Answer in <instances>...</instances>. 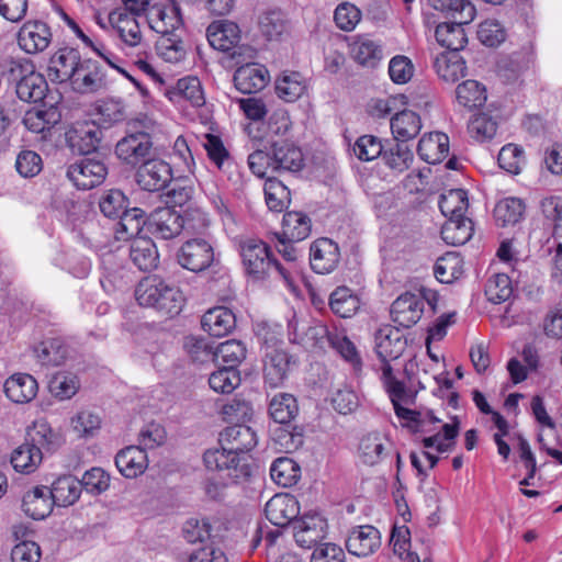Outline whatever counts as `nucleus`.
<instances>
[{
  "instance_id": "14",
  "label": "nucleus",
  "mask_w": 562,
  "mask_h": 562,
  "mask_svg": "<svg viewBox=\"0 0 562 562\" xmlns=\"http://www.w3.org/2000/svg\"><path fill=\"white\" fill-rule=\"evenodd\" d=\"M206 37L212 47L222 52H231L232 57L240 55L241 47L240 31L236 23L229 21H217L211 23L206 29Z\"/></svg>"
},
{
  "instance_id": "29",
  "label": "nucleus",
  "mask_w": 562,
  "mask_h": 562,
  "mask_svg": "<svg viewBox=\"0 0 562 562\" xmlns=\"http://www.w3.org/2000/svg\"><path fill=\"white\" fill-rule=\"evenodd\" d=\"M202 328L213 337H222L232 331L236 325L234 313L224 306L209 310L201 319Z\"/></svg>"
},
{
  "instance_id": "43",
  "label": "nucleus",
  "mask_w": 562,
  "mask_h": 562,
  "mask_svg": "<svg viewBox=\"0 0 562 562\" xmlns=\"http://www.w3.org/2000/svg\"><path fill=\"white\" fill-rule=\"evenodd\" d=\"M170 100L180 99L189 101L192 106L200 108L205 104L201 82L196 77H184L177 81L176 87L169 91Z\"/></svg>"
},
{
  "instance_id": "6",
  "label": "nucleus",
  "mask_w": 562,
  "mask_h": 562,
  "mask_svg": "<svg viewBox=\"0 0 562 562\" xmlns=\"http://www.w3.org/2000/svg\"><path fill=\"white\" fill-rule=\"evenodd\" d=\"M67 178L74 186L81 190H89L101 184L106 175L108 168L98 155L82 157L67 168Z\"/></svg>"
},
{
  "instance_id": "61",
  "label": "nucleus",
  "mask_w": 562,
  "mask_h": 562,
  "mask_svg": "<svg viewBox=\"0 0 562 562\" xmlns=\"http://www.w3.org/2000/svg\"><path fill=\"white\" fill-rule=\"evenodd\" d=\"M184 348L193 362L206 363L215 361L216 346L206 338L187 337Z\"/></svg>"
},
{
  "instance_id": "42",
  "label": "nucleus",
  "mask_w": 562,
  "mask_h": 562,
  "mask_svg": "<svg viewBox=\"0 0 562 562\" xmlns=\"http://www.w3.org/2000/svg\"><path fill=\"white\" fill-rule=\"evenodd\" d=\"M48 90V85L46 79L40 72L35 70L26 76L22 82L18 83L15 87V93L21 101L37 103L43 101L46 92Z\"/></svg>"
},
{
  "instance_id": "31",
  "label": "nucleus",
  "mask_w": 562,
  "mask_h": 562,
  "mask_svg": "<svg viewBox=\"0 0 562 562\" xmlns=\"http://www.w3.org/2000/svg\"><path fill=\"white\" fill-rule=\"evenodd\" d=\"M109 23L117 31L120 38L128 46H137L142 42L139 24L132 14L114 10L109 14Z\"/></svg>"
},
{
  "instance_id": "41",
  "label": "nucleus",
  "mask_w": 562,
  "mask_h": 562,
  "mask_svg": "<svg viewBox=\"0 0 562 562\" xmlns=\"http://www.w3.org/2000/svg\"><path fill=\"white\" fill-rule=\"evenodd\" d=\"M291 128V121L285 111L278 110L273 112L266 123V130L259 138V148L271 146V143H279L280 138H285V135Z\"/></svg>"
},
{
  "instance_id": "52",
  "label": "nucleus",
  "mask_w": 562,
  "mask_h": 562,
  "mask_svg": "<svg viewBox=\"0 0 562 562\" xmlns=\"http://www.w3.org/2000/svg\"><path fill=\"white\" fill-rule=\"evenodd\" d=\"M457 102L469 110L482 106L486 101V90L476 80H465L456 89Z\"/></svg>"
},
{
  "instance_id": "47",
  "label": "nucleus",
  "mask_w": 562,
  "mask_h": 562,
  "mask_svg": "<svg viewBox=\"0 0 562 562\" xmlns=\"http://www.w3.org/2000/svg\"><path fill=\"white\" fill-rule=\"evenodd\" d=\"M525 214V203L518 198H506L494 207V218L497 225L506 227L520 222Z\"/></svg>"
},
{
  "instance_id": "36",
  "label": "nucleus",
  "mask_w": 562,
  "mask_h": 562,
  "mask_svg": "<svg viewBox=\"0 0 562 562\" xmlns=\"http://www.w3.org/2000/svg\"><path fill=\"white\" fill-rule=\"evenodd\" d=\"M119 218L115 228L117 239L137 238L144 225L148 224L146 212L139 207H126Z\"/></svg>"
},
{
  "instance_id": "39",
  "label": "nucleus",
  "mask_w": 562,
  "mask_h": 562,
  "mask_svg": "<svg viewBox=\"0 0 562 562\" xmlns=\"http://www.w3.org/2000/svg\"><path fill=\"white\" fill-rule=\"evenodd\" d=\"M429 4L445 13L449 21L471 23L475 16V8L468 0H429Z\"/></svg>"
},
{
  "instance_id": "51",
  "label": "nucleus",
  "mask_w": 562,
  "mask_h": 562,
  "mask_svg": "<svg viewBox=\"0 0 562 562\" xmlns=\"http://www.w3.org/2000/svg\"><path fill=\"white\" fill-rule=\"evenodd\" d=\"M306 83L300 72L292 71L283 74L276 81V92L279 98L286 102H294L304 94Z\"/></svg>"
},
{
  "instance_id": "3",
  "label": "nucleus",
  "mask_w": 562,
  "mask_h": 562,
  "mask_svg": "<svg viewBox=\"0 0 562 562\" xmlns=\"http://www.w3.org/2000/svg\"><path fill=\"white\" fill-rule=\"evenodd\" d=\"M239 252L245 271L252 280L260 281L277 272L290 284L285 269L271 257L269 247L262 240L248 238L240 241Z\"/></svg>"
},
{
  "instance_id": "63",
  "label": "nucleus",
  "mask_w": 562,
  "mask_h": 562,
  "mask_svg": "<svg viewBox=\"0 0 562 562\" xmlns=\"http://www.w3.org/2000/svg\"><path fill=\"white\" fill-rule=\"evenodd\" d=\"M71 428L79 437H93L101 428V417L89 411L82 409L71 418Z\"/></svg>"
},
{
  "instance_id": "10",
  "label": "nucleus",
  "mask_w": 562,
  "mask_h": 562,
  "mask_svg": "<svg viewBox=\"0 0 562 562\" xmlns=\"http://www.w3.org/2000/svg\"><path fill=\"white\" fill-rule=\"evenodd\" d=\"M70 86L80 94L97 93L108 87L106 71L99 61L82 59Z\"/></svg>"
},
{
  "instance_id": "26",
  "label": "nucleus",
  "mask_w": 562,
  "mask_h": 562,
  "mask_svg": "<svg viewBox=\"0 0 562 562\" xmlns=\"http://www.w3.org/2000/svg\"><path fill=\"white\" fill-rule=\"evenodd\" d=\"M9 400L18 404L31 402L37 394V381L27 373H15L8 378L3 385Z\"/></svg>"
},
{
  "instance_id": "27",
  "label": "nucleus",
  "mask_w": 562,
  "mask_h": 562,
  "mask_svg": "<svg viewBox=\"0 0 562 562\" xmlns=\"http://www.w3.org/2000/svg\"><path fill=\"white\" fill-rule=\"evenodd\" d=\"M417 154L428 164L441 162L449 154V137L440 132L424 135L417 144Z\"/></svg>"
},
{
  "instance_id": "49",
  "label": "nucleus",
  "mask_w": 562,
  "mask_h": 562,
  "mask_svg": "<svg viewBox=\"0 0 562 562\" xmlns=\"http://www.w3.org/2000/svg\"><path fill=\"white\" fill-rule=\"evenodd\" d=\"M270 476L278 485L290 487L297 483L301 476V469L294 460L288 457H280L272 462Z\"/></svg>"
},
{
  "instance_id": "5",
  "label": "nucleus",
  "mask_w": 562,
  "mask_h": 562,
  "mask_svg": "<svg viewBox=\"0 0 562 562\" xmlns=\"http://www.w3.org/2000/svg\"><path fill=\"white\" fill-rule=\"evenodd\" d=\"M203 461L207 470L221 473V480H231L238 483L251 475V468L247 456L238 457L228 452L221 446L220 449H209L204 452Z\"/></svg>"
},
{
  "instance_id": "20",
  "label": "nucleus",
  "mask_w": 562,
  "mask_h": 562,
  "mask_svg": "<svg viewBox=\"0 0 562 562\" xmlns=\"http://www.w3.org/2000/svg\"><path fill=\"white\" fill-rule=\"evenodd\" d=\"M81 60L77 49L70 47L60 48L49 59L48 77L53 81H69L70 83Z\"/></svg>"
},
{
  "instance_id": "23",
  "label": "nucleus",
  "mask_w": 562,
  "mask_h": 562,
  "mask_svg": "<svg viewBox=\"0 0 562 562\" xmlns=\"http://www.w3.org/2000/svg\"><path fill=\"white\" fill-rule=\"evenodd\" d=\"M18 42L27 54L42 52L50 42L49 27L43 22H26L19 31Z\"/></svg>"
},
{
  "instance_id": "50",
  "label": "nucleus",
  "mask_w": 562,
  "mask_h": 562,
  "mask_svg": "<svg viewBox=\"0 0 562 562\" xmlns=\"http://www.w3.org/2000/svg\"><path fill=\"white\" fill-rule=\"evenodd\" d=\"M75 136L70 137L71 147L85 157L94 154L101 142V130L95 125L86 124L75 131Z\"/></svg>"
},
{
  "instance_id": "2",
  "label": "nucleus",
  "mask_w": 562,
  "mask_h": 562,
  "mask_svg": "<svg viewBox=\"0 0 562 562\" xmlns=\"http://www.w3.org/2000/svg\"><path fill=\"white\" fill-rule=\"evenodd\" d=\"M135 297L139 305L169 317L178 315L184 303L181 291L157 276L143 279L136 286Z\"/></svg>"
},
{
  "instance_id": "62",
  "label": "nucleus",
  "mask_w": 562,
  "mask_h": 562,
  "mask_svg": "<svg viewBox=\"0 0 562 562\" xmlns=\"http://www.w3.org/2000/svg\"><path fill=\"white\" fill-rule=\"evenodd\" d=\"M340 258L338 245L326 237L318 238V274L330 273Z\"/></svg>"
},
{
  "instance_id": "58",
  "label": "nucleus",
  "mask_w": 562,
  "mask_h": 562,
  "mask_svg": "<svg viewBox=\"0 0 562 562\" xmlns=\"http://www.w3.org/2000/svg\"><path fill=\"white\" fill-rule=\"evenodd\" d=\"M513 294L510 278L505 273L493 274L486 282L485 295L494 304L507 301Z\"/></svg>"
},
{
  "instance_id": "35",
  "label": "nucleus",
  "mask_w": 562,
  "mask_h": 562,
  "mask_svg": "<svg viewBox=\"0 0 562 562\" xmlns=\"http://www.w3.org/2000/svg\"><path fill=\"white\" fill-rule=\"evenodd\" d=\"M130 257L142 271H149L156 268L159 258L156 245L148 237H137L132 240Z\"/></svg>"
},
{
  "instance_id": "19",
  "label": "nucleus",
  "mask_w": 562,
  "mask_h": 562,
  "mask_svg": "<svg viewBox=\"0 0 562 562\" xmlns=\"http://www.w3.org/2000/svg\"><path fill=\"white\" fill-rule=\"evenodd\" d=\"M147 21L151 30L162 35H173L183 24L180 8L175 2L169 5H151Z\"/></svg>"
},
{
  "instance_id": "33",
  "label": "nucleus",
  "mask_w": 562,
  "mask_h": 562,
  "mask_svg": "<svg viewBox=\"0 0 562 562\" xmlns=\"http://www.w3.org/2000/svg\"><path fill=\"white\" fill-rule=\"evenodd\" d=\"M468 23H459V21H447L439 23L435 31L438 44L446 47L447 52L459 53L468 43L463 26Z\"/></svg>"
},
{
  "instance_id": "24",
  "label": "nucleus",
  "mask_w": 562,
  "mask_h": 562,
  "mask_svg": "<svg viewBox=\"0 0 562 562\" xmlns=\"http://www.w3.org/2000/svg\"><path fill=\"white\" fill-rule=\"evenodd\" d=\"M115 465L123 476L135 479L148 467L147 453L140 446H128L116 453Z\"/></svg>"
},
{
  "instance_id": "13",
  "label": "nucleus",
  "mask_w": 562,
  "mask_h": 562,
  "mask_svg": "<svg viewBox=\"0 0 562 562\" xmlns=\"http://www.w3.org/2000/svg\"><path fill=\"white\" fill-rule=\"evenodd\" d=\"M153 148L151 137L146 132L131 133L120 139L115 146V154L123 162L136 166L147 160Z\"/></svg>"
},
{
  "instance_id": "48",
  "label": "nucleus",
  "mask_w": 562,
  "mask_h": 562,
  "mask_svg": "<svg viewBox=\"0 0 562 562\" xmlns=\"http://www.w3.org/2000/svg\"><path fill=\"white\" fill-rule=\"evenodd\" d=\"M312 229L311 218L302 212H286L282 220V236L289 240H303Z\"/></svg>"
},
{
  "instance_id": "8",
  "label": "nucleus",
  "mask_w": 562,
  "mask_h": 562,
  "mask_svg": "<svg viewBox=\"0 0 562 562\" xmlns=\"http://www.w3.org/2000/svg\"><path fill=\"white\" fill-rule=\"evenodd\" d=\"M425 300L432 305V301L425 293L405 292L401 294L391 305L392 321L404 328H411L424 313Z\"/></svg>"
},
{
  "instance_id": "25",
  "label": "nucleus",
  "mask_w": 562,
  "mask_h": 562,
  "mask_svg": "<svg viewBox=\"0 0 562 562\" xmlns=\"http://www.w3.org/2000/svg\"><path fill=\"white\" fill-rule=\"evenodd\" d=\"M293 537L297 547L312 550L311 562L316 559V514L310 509L292 521Z\"/></svg>"
},
{
  "instance_id": "34",
  "label": "nucleus",
  "mask_w": 562,
  "mask_h": 562,
  "mask_svg": "<svg viewBox=\"0 0 562 562\" xmlns=\"http://www.w3.org/2000/svg\"><path fill=\"white\" fill-rule=\"evenodd\" d=\"M434 68L438 77L448 83H454L465 76V61L456 52H443L434 60Z\"/></svg>"
},
{
  "instance_id": "37",
  "label": "nucleus",
  "mask_w": 562,
  "mask_h": 562,
  "mask_svg": "<svg viewBox=\"0 0 562 562\" xmlns=\"http://www.w3.org/2000/svg\"><path fill=\"white\" fill-rule=\"evenodd\" d=\"M420 128V116L411 110H403L391 119V131L395 140L413 139L419 134Z\"/></svg>"
},
{
  "instance_id": "45",
  "label": "nucleus",
  "mask_w": 562,
  "mask_h": 562,
  "mask_svg": "<svg viewBox=\"0 0 562 562\" xmlns=\"http://www.w3.org/2000/svg\"><path fill=\"white\" fill-rule=\"evenodd\" d=\"M438 206L447 220L462 217L469 206L468 193L463 189H451L439 196Z\"/></svg>"
},
{
  "instance_id": "30",
  "label": "nucleus",
  "mask_w": 562,
  "mask_h": 562,
  "mask_svg": "<svg viewBox=\"0 0 562 562\" xmlns=\"http://www.w3.org/2000/svg\"><path fill=\"white\" fill-rule=\"evenodd\" d=\"M82 484L74 475H61L48 488L53 503L67 507L74 505L80 497Z\"/></svg>"
},
{
  "instance_id": "32",
  "label": "nucleus",
  "mask_w": 562,
  "mask_h": 562,
  "mask_svg": "<svg viewBox=\"0 0 562 562\" xmlns=\"http://www.w3.org/2000/svg\"><path fill=\"white\" fill-rule=\"evenodd\" d=\"M289 340L300 345L306 351L316 348V326L313 318L294 315L288 325Z\"/></svg>"
},
{
  "instance_id": "64",
  "label": "nucleus",
  "mask_w": 562,
  "mask_h": 562,
  "mask_svg": "<svg viewBox=\"0 0 562 562\" xmlns=\"http://www.w3.org/2000/svg\"><path fill=\"white\" fill-rule=\"evenodd\" d=\"M34 70L35 66L26 58L9 59L1 65L2 77L9 83H14L15 87Z\"/></svg>"
},
{
  "instance_id": "54",
  "label": "nucleus",
  "mask_w": 562,
  "mask_h": 562,
  "mask_svg": "<svg viewBox=\"0 0 562 562\" xmlns=\"http://www.w3.org/2000/svg\"><path fill=\"white\" fill-rule=\"evenodd\" d=\"M297 411L295 397L288 393L276 395L269 404V414L279 424L290 423L297 414Z\"/></svg>"
},
{
  "instance_id": "7",
  "label": "nucleus",
  "mask_w": 562,
  "mask_h": 562,
  "mask_svg": "<svg viewBox=\"0 0 562 562\" xmlns=\"http://www.w3.org/2000/svg\"><path fill=\"white\" fill-rule=\"evenodd\" d=\"M177 259L182 268L199 273L214 262V248L204 238H192L182 244L177 252Z\"/></svg>"
},
{
  "instance_id": "11",
  "label": "nucleus",
  "mask_w": 562,
  "mask_h": 562,
  "mask_svg": "<svg viewBox=\"0 0 562 562\" xmlns=\"http://www.w3.org/2000/svg\"><path fill=\"white\" fill-rule=\"evenodd\" d=\"M292 364H295L293 356L282 348L267 345L263 356L265 384L271 389L283 385Z\"/></svg>"
},
{
  "instance_id": "53",
  "label": "nucleus",
  "mask_w": 562,
  "mask_h": 562,
  "mask_svg": "<svg viewBox=\"0 0 562 562\" xmlns=\"http://www.w3.org/2000/svg\"><path fill=\"white\" fill-rule=\"evenodd\" d=\"M265 200L272 212H283L291 202L290 190L278 179L268 178L265 183Z\"/></svg>"
},
{
  "instance_id": "4",
  "label": "nucleus",
  "mask_w": 562,
  "mask_h": 562,
  "mask_svg": "<svg viewBox=\"0 0 562 562\" xmlns=\"http://www.w3.org/2000/svg\"><path fill=\"white\" fill-rule=\"evenodd\" d=\"M27 436L29 439L11 456V464L21 473H31L41 464L43 449L50 450L54 434L46 424H38Z\"/></svg>"
},
{
  "instance_id": "22",
  "label": "nucleus",
  "mask_w": 562,
  "mask_h": 562,
  "mask_svg": "<svg viewBox=\"0 0 562 562\" xmlns=\"http://www.w3.org/2000/svg\"><path fill=\"white\" fill-rule=\"evenodd\" d=\"M269 82L268 70L260 65L247 64L236 69L234 85L244 94L262 90Z\"/></svg>"
},
{
  "instance_id": "57",
  "label": "nucleus",
  "mask_w": 562,
  "mask_h": 562,
  "mask_svg": "<svg viewBox=\"0 0 562 562\" xmlns=\"http://www.w3.org/2000/svg\"><path fill=\"white\" fill-rule=\"evenodd\" d=\"M50 394L60 400L71 398L79 390V381L75 374L58 372L52 376L48 383Z\"/></svg>"
},
{
  "instance_id": "18",
  "label": "nucleus",
  "mask_w": 562,
  "mask_h": 562,
  "mask_svg": "<svg viewBox=\"0 0 562 562\" xmlns=\"http://www.w3.org/2000/svg\"><path fill=\"white\" fill-rule=\"evenodd\" d=\"M375 351L382 362L395 360L406 349V338L397 327L384 325L374 335Z\"/></svg>"
},
{
  "instance_id": "56",
  "label": "nucleus",
  "mask_w": 562,
  "mask_h": 562,
  "mask_svg": "<svg viewBox=\"0 0 562 562\" xmlns=\"http://www.w3.org/2000/svg\"><path fill=\"white\" fill-rule=\"evenodd\" d=\"M414 155L406 142L396 140L390 148L383 150L382 159L391 169L402 172L409 168Z\"/></svg>"
},
{
  "instance_id": "15",
  "label": "nucleus",
  "mask_w": 562,
  "mask_h": 562,
  "mask_svg": "<svg viewBox=\"0 0 562 562\" xmlns=\"http://www.w3.org/2000/svg\"><path fill=\"white\" fill-rule=\"evenodd\" d=\"M172 179L171 167L161 159H147L137 169L136 181L146 191L165 189Z\"/></svg>"
},
{
  "instance_id": "9",
  "label": "nucleus",
  "mask_w": 562,
  "mask_h": 562,
  "mask_svg": "<svg viewBox=\"0 0 562 562\" xmlns=\"http://www.w3.org/2000/svg\"><path fill=\"white\" fill-rule=\"evenodd\" d=\"M311 493L300 494V501L289 494H276L265 506V515L267 519L276 527L283 528L299 516V506L301 503L306 504Z\"/></svg>"
},
{
  "instance_id": "16",
  "label": "nucleus",
  "mask_w": 562,
  "mask_h": 562,
  "mask_svg": "<svg viewBox=\"0 0 562 562\" xmlns=\"http://www.w3.org/2000/svg\"><path fill=\"white\" fill-rule=\"evenodd\" d=\"M182 216L170 206L158 207L148 216V229L157 238L171 239L183 229Z\"/></svg>"
},
{
  "instance_id": "40",
  "label": "nucleus",
  "mask_w": 562,
  "mask_h": 562,
  "mask_svg": "<svg viewBox=\"0 0 562 562\" xmlns=\"http://www.w3.org/2000/svg\"><path fill=\"white\" fill-rule=\"evenodd\" d=\"M473 222L465 217L447 220L441 227V238L448 245L461 246L469 241L473 235Z\"/></svg>"
},
{
  "instance_id": "1",
  "label": "nucleus",
  "mask_w": 562,
  "mask_h": 562,
  "mask_svg": "<svg viewBox=\"0 0 562 562\" xmlns=\"http://www.w3.org/2000/svg\"><path fill=\"white\" fill-rule=\"evenodd\" d=\"M248 165L254 175L263 178L269 169L274 172H299L305 159L299 146L288 138H280L279 143L254 150L248 156Z\"/></svg>"
},
{
  "instance_id": "60",
  "label": "nucleus",
  "mask_w": 562,
  "mask_h": 562,
  "mask_svg": "<svg viewBox=\"0 0 562 562\" xmlns=\"http://www.w3.org/2000/svg\"><path fill=\"white\" fill-rule=\"evenodd\" d=\"M240 373L236 368L223 367L211 373L209 384L218 393H231L240 384Z\"/></svg>"
},
{
  "instance_id": "12",
  "label": "nucleus",
  "mask_w": 562,
  "mask_h": 562,
  "mask_svg": "<svg viewBox=\"0 0 562 562\" xmlns=\"http://www.w3.org/2000/svg\"><path fill=\"white\" fill-rule=\"evenodd\" d=\"M326 346L336 351L355 369L361 367V358L355 344L346 335L339 333L337 328H329L327 325L318 323V348H325Z\"/></svg>"
},
{
  "instance_id": "46",
  "label": "nucleus",
  "mask_w": 562,
  "mask_h": 562,
  "mask_svg": "<svg viewBox=\"0 0 562 562\" xmlns=\"http://www.w3.org/2000/svg\"><path fill=\"white\" fill-rule=\"evenodd\" d=\"M34 352L44 366H60L68 357L69 350L60 338H49L35 347Z\"/></svg>"
},
{
  "instance_id": "38",
  "label": "nucleus",
  "mask_w": 562,
  "mask_h": 562,
  "mask_svg": "<svg viewBox=\"0 0 562 562\" xmlns=\"http://www.w3.org/2000/svg\"><path fill=\"white\" fill-rule=\"evenodd\" d=\"M351 55L361 66L374 68L383 57L382 46L366 36H358L351 44Z\"/></svg>"
},
{
  "instance_id": "21",
  "label": "nucleus",
  "mask_w": 562,
  "mask_h": 562,
  "mask_svg": "<svg viewBox=\"0 0 562 562\" xmlns=\"http://www.w3.org/2000/svg\"><path fill=\"white\" fill-rule=\"evenodd\" d=\"M381 546L380 531L370 525L357 526L350 531L346 540V548L350 554L368 557Z\"/></svg>"
},
{
  "instance_id": "17",
  "label": "nucleus",
  "mask_w": 562,
  "mask_h": 562,
  "mask_svg": "<svg viewBox=\"0 0 562 562\" xmlns=\"http://www.w3.org/2000/svg\"><path fill=\"white\" fill-rule=\"evenodd\" d=\"M220 445L238 457L246 456L257 445V434L248 425L235 424L220 434Z\"/></svg>"
},
{
  "instance_id": "44",
  "label": "nucleus",
  "mask_w": 562,
  "mask_h": 562,
  "mask_svg": "<svg viewBox=\"0 0 562 562\" xmlns=\"http://www.w3.org/2000/svg\"><path fill=\"white\" fill-rule=\"evenodd\" d=\"M329 306L341 318L353 316L360 307V300L347 286H338L329 295Z\"/></svg>"
},
{
  "instance_id": "28",
  "label": "nucleus",
  "mask_w": 562,
  "mask_h": 562,
  "mask_svg": "<svg viewBox=\"0 0 562 562\" xmlns=\"http://www.w3.org/2000/svg\"><path fill=\"white\" fill-rule=\"evenodd\" d=\"M53 499L48 487L36 486L26 492L22 498V509L31 518L40 520L47 517L53 509Z\"/></svg>"
},
{
  "instance_id": "59",
  "label": "nucleus",
  "mask_w": 562,
  "mask_h": 562,
  "mask_svg": "<svg viewBox=\"0 0 562 562\" xmlns=\"http://www.w3.org/2000/svg\"><path fill=\"white\" fill-rule=\"evenodd\" d=\"M215 351V361L221 359L223 363H226V367L236 369L245 360L247 353L245 345L236 339L218 344Z\"/></svg>"
},
{
  "instance_id": "55",
  "label": "nucleus",
  "mask_w": 562,
  "mask_h": 562,
  "mask_svg": "<svg viewBox=\"0 0 562 562\" xmlns=\"http://www.w3.org/2000/svg\"><path fill=\"white\" fill-rule=\"evenodd\" d=\"M434 273L441 283L450 284L454 282L463 273L461 258L456 254H447L440 257L435 263Z\"/></svg>"
}]
</instances>
